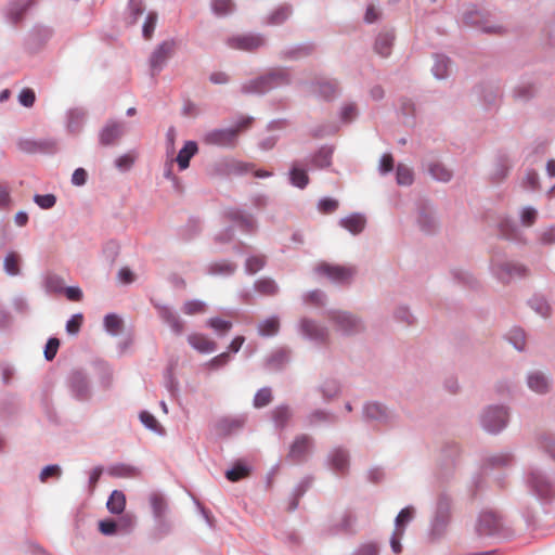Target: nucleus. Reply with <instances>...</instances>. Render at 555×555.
Instances as JSON below:
<instances>
[{
	"label": "nucleus",
	"mask_w": 555,
	"mask_h": 555,
	"mask_svg": "<svg viewBox=\"0 0 555 555\" xmlns=\"http://www.w3.org/2000/svg\"><path fill=\"white\" fill-rule=\"evenodd\" d=\"M28 8L27 0H14L11 2L8 15L13 23H17Z\"/></svg>",
	"instance_id": "nucleus-64"
},
{
	"label": "nucleus",
	"mask_w": 555,
	"mask_h": 555,
	"mask_svg": "<svg viewBox=\"0 0 555 555\" xmlns=\"http://www.w3.org/2000/svg\"><path fill=\"white\" fill-rule=\"evenodd\" d=\"M313 450V438L307 434H299L289 446L287 459L295 464H302L308 461Z\"/></svg>",
	"instance_id": "nucleus-12"
},
{
	"label": "nucleus",
	"mask_w": 555,
	"mask_h": 555,
	"mask_svg": "<svg viewBox=\"0 0 555 555\" xmlns=\"http://www.w3.org/2000/svg\"><path fill=\"white\" fill-rule=\"evenodd\" d=\"M149 501L155 521L162 525L168 511L165 496L159 492H153L150 494Z\"/></svg>",
	"instance_id": "nucleus-37"
},
{
	"label": "nucleus",
	"mask_w": 555,
	"mask_h": 555,
	"mask_svg": "<svg viewBox=\"0 0 555 555\" xmlns=\"http://www.w3.org/2000/svg\"><path fill=\"white\" fill-rule=\"evenodd\" d=\"M414 181V172L411 167L398 164L396 168V182L400 186H410Z\"/></svg>",
	"instance_id": "nucleus-58"
},
{
	"label": "nucleus",
	"mask_w": 555,
	"mask_h": 555,
	"mask_svg": "<svg viewBox=\"0 0 555 555\" xmlns=\"http://www.w3.org/2000/svg\"><path fill=\"white\" fill-rule=\"evenodd\" d=\"M362 416L365 422H374L383 426H392L399 421L395 410L378 401L365 402L362 406Z\"/></svg>",
	"instance_id": "nucleus-8"
},
{
	"label": "nucleus",
	"mask_w": 555,
	"mask_h": 555,
	"mask_svg": "<svg viewBox=\"0 0 555 555\" xmlns=\"http://www.w3.org/2000/svg\"><path fill=\"white\" fill-rule=\"evenodd\" d=\"M423 167L435 181L448 183L453 178V171L439 160H428Z\"/></svg>",
	"instance_id": "nucleus-34"
},
{
	"label": "nucleus",
	"mask_w": 555,
	"mask_h": 555,
	"mask_svg": "<svg viewBox=\"0 0 555 555\" xmlns=\"http://www.w3.org/2000/svg\"><path fill=\"white\" fill-rule=\"evenodd\" d=\"M500 233L506 240L519 245H526L528 242L524 231L511 219L501 221Z\"/></svg>",
	"instance_id": "nucleus-32"
},
{
	"label": "nucleus",
	"mask_w": 555,
	"mask_h": 555,
	"mask_svg": "<svg viewBox=\"0 0 555 555\" xmlns=\"http://www.w3.org/2000/svg\"><path fill=\"white\" fill-rule=\"evenodd\" d=\"M478 99L486 105H494L501 96V88L495 82H482L475 88Z\"/></svg>",
	"instance_id": "nucleus-31"
},
{
	"label": "nucleus",
	"mask_w": 555,
	"mask_h": 555,
	"mask_svg": "<svg viewBox=\"0 0 555 555\" xmlns=\"http://www.w3.org/2000/svg\"><path fill=\"white\" fill-rule=\"evenodd\" d=\"M451 70V60L441 53L434 54V64L431 74L437 80H444L449 77Z\"/></svg>",
	"instance_id": "nucleus-41"
},
{
	"label": "nucleus",
	"mask_w": 555,
	"mask_h": 555,
	"mask_svg": "<svg viewBox=\"0 0 555 555\" xmlns=\"http://www.w3.org/2000/svg\"><path fill=\"white\" fill-rule=\"evenodd\" d=\"M416 223L425 233H431L437 229L436 212L430 204L422 203L418 205Z\"/></svg>",
	"instance_id": "nucleus-26"
},
{
	"label": "nucleus",
	"mask_w": 555,
	"mask_h": 555,
	"mask_svg": "<svg viewBox=\"0 0 555 555\" xmlns=\"http://www.w3.org/2000/svg\"><path fill=\"white\" fill-rule=\"evenodd\" d=\"M509 408L505 404H490L482 409L479 415L481 428L490 434L502 433L509 423Z\"/></svg>",
	"instance_id": "nucleus-6"
},
{
	"label": "nucleus",
	"mask_w": 555,
	"mask_h": 555,
	"mask_svg": "<svg viewBox=\"0 0 555 555\" xmlns=\"http://www.w3.org/2000/svg\"><path fill=\"white\" fill-rule=\"evenodd\" d=\"M309 169L305 160H293L287 172L288 183L296 189L305 190L310 183Z\"/></svg>",
	"instance_id": "nucleus-22"
},
{
	"label": "nucleus",
	"mask_w": 555,
	"mask_h": 555,
	"mask_svg": "<svg viewBox=\"0 0 555 555\" xmlns=\"http://www.w3.org/2000/svg\"><path fill=\"white\" fill-rule=\"evenodd\" d=\"M515 462L516 459L512 451L502 450L485 457L482 470L485 474H490L494 470L508 469L514 466Z\"/></svg>",
	"instance_id": "nucleus-18"
},
{
	"label": "nucleus",
	"mask_w": 555,
	"mask_h": 555,
	"mask_svg": "<svg viewBox=\"0 0 555 555\" xmlns=\"http://www.w3.org/2000/svg\"><path fill=\"white\" fill-rule=\"evenodd\" d=\"M489 271L491 275L502 284H508L514 278H526L529 269L518 262L507 260L500 255H493L489 262Z\"/></svg>",
	"instance_id": "nucleus-4"
},
{
	"label": "nucleus",
	"mask_w": 555,
	"mask_h": 555,
	"mask_svg": "<svg viewBox=\"0 0 555 555\" xmlns=\"http://www.w3.org/2000/svg\"><path fill=\"white\" fill-rule=\"evenodd\" d=\"M524 481L529 491L542 502H550L555 496V478L535 465L525 470Z\"/></svg>",
	"instance_id": "nucleus-3"
},
{
	"label": "nucleus",
	"mask_w": 555,
	"mask_h": 555,
	"mask_svg": "<svg viewBox=\"0 0 555 555\" xmlns=\"http://www.w3.org/2000/svg\"><path fill=\"white\" fill-rule=\"evenodd\" d=\"M280 331V318L278 315H271L257 325L258 335L261 337H273Z\"/></svg>",
	"instance_id": "nucleus-49"
},
{
	"label": "nucleus",
	"mask_w": 555,
	"mask_h": 555,
	"mask_svg": "<svg viewBox=\"0 0 555 555\" xmlns=\"http://www.w3.org/2000/svg\"><path fill=\"white\" fill-rule=\"evenodd\" d=\"M271 421L275 429H285L294 416V410L289 404H279L270 411Z\"/></svg>",
	"instance_id": "nucleus-33"
},
{
	"label": "nucleus",
	"mask_w": 555,
	"mask_h": 555,
	"mask_svg": "<svg viewBox=\"0 0 555 555\" xmlns=\"http://www.w3.org/2000/svg\"><path fill=\"white\" fill-rule=\"evenodd\" d=\"M538 210L533 206H524L519 209L518 217L520 224L526 228L532 227L538 219Z\"/></svg>",
	"instance_id": "nucleus-63"
},
{
	"label": "nucleus",
	"mask_w": 555,
	"mask_h": 555,
	"mask_svg": "<svg viewBox=\"0 0 555 555\" xmlns=\"http://www.w3.org/2000/svg\"><path fill=\"white\" fill-rule=\"evenodd\" d=\"M451 519V499L446 493L439 494L433 518L430 520L429 537L437 540L443 537Z\"/></svg>",
	"instance_id": "nucleus-7"
},
{
	"label": "nucleus",
	"mask_w": 555,
	"mask_h": 555,
	"mask_svg": "<svg viewBox=\"0 0 555 555\" xmlns=\"http://www.w3.org/2000/svg\"><path fill=\"white\" fill-rule=\"evenodd\" d=\"M326 467L336 476H346L350 468V452L346 447L332 448L325 457Z\"/></svg>",
	"instance_id": "nucleus-14"
},
{
	"label": "nucleus",
	"mask_w": 555,
	"mask_h": 555,
	"mask_svg": "<svg viewBox=\"0 0 555 555\" xmlns=\"http://www.w3.org/2000/svg\"><path fill=\"white\" fill-rule=\"evenodd\" d=\"M119 527H127L131 529L133 527V518L130 515H125L120 518L119 522L112 519L101 520L99 522V530L104 535H114Z\"/></svg>",
	"instance_id": "nucleus-40"
},
{
	"label": "nucleus",
	"mask_w": 555,
	"mask_h": 555,
	"mask_svg": "<svg viewBox=\"0 0 555 555\" xmlns=\"http://www.w3.org/2000/svg\"><path fill=\"white\" fill-rule=\"evenodd\" d=\"M513 167L512 160L506 155H501L496 158L493 170L491 172V179L494 182H501L503 181L511 168Z\"/></svg>",
	"instance_id": "nucleus-48"
},
{
	"label": "nucleus",
	"mask_w": 555,
	"mask_h": 555,
	"mask_svg": "<svg viewBox=\"0 0 555 555\" xmlns=\"http://www.w3.org/2000/svg\"><path fill=\"white\" fill-rule=\"evenodd\" d=\"M254 288L264 296H275L280 292L278 283L271 278H261L255 281Z\"/></svg>",
	"instance_id": "nucleus-52"
},
{
	"label": "nucleus",
	"mask_w": 555,
	"mask_h": 555,
	"mask_svg": "<svg viewBox=\"0 0 555 555\" xmlns=\"http://www.w3.org/2000/svg\"><path fill=\"white\" fill-rule=\"evenodd\" d=\"M237 266L228 260L214 261L208 264L207 273L214 276L228 278L234 274Z\"/></svg>",
	"instance_id": "nucleus-46"
},
{
	"label": "nucleus",
	"mask_w": 555,
	"mask_h": 555,
	"mask_svg": "<svg viewBox=\"0 0 555 555\" xmlns=\"http://www.w3.org/2000/svg\"><path fill=\"white\" fill-rule=\"evenodd\" d=\"M475 530L478 537L481 538H499L505 535L502 517L498 513L489 509L482 511L479 514Z\"/></svg>",
	"instance_id": "nucleus-10"
},
{
	"label": "nucleus",
	"mask_w": 555,
	"mask_h": 555,
	"mask_svg": "<svg viewBox=\"0 0 555 555\" xmlns=\"http://www.w3.org/2000/svg\"><path fill=\"white\" fill-rule=\"evenodd\" d=\"M198 152V146L195 141H186L182 149L179 151L176 162L179 170L183 171L189 168L191 158Z\"/></svg>",
	"instance_id": "nucleus-44"
},
{
	"label": "nucleus",
	"mask_w": 555,
	"mask_h": 555,
	"mask_svg": "<svg viewBox=\"0 0 555 555\" xmlns=\"http://www.w3.org/2000/svg\"><path fill=\"white\" fill-rule=\"evenodd\" d=\"M529 307L540 317L546 319L551 315V306L547 300L540 295H534L528 300Z\"/></svg>",
	"instance_id": "nucleus-57"
},
{
	"label": "nucleus",
	"mask_w": 555,
	"mask_h": 555,
	"mask_svg": "<svg viewBox=\"0 0 555 555\" xmlns=\"http://www.w3.org/2000/svg\"><path fill=\"white\" fill-rule=\"evenodd\" d=\"M337 422V416L334 412L327 409H313L304 417V424L308 428H315L319 426H330Z\"/></svg>",
	"instance_id": "nucleus-24"
},
{
	"label": "nucleus",
	"mask_w": 555,
	"mask_h": 555,
	"mask_svg": "<svg viewBox=\"0 0 555 555\" xmlns=\"http://www.w3.org/2000/svg\"><path fill=\"white\" fill-rule=\"evenodd\" d=\"M538 448L555 461V438L547 434H541L537 438Z\"/></svg>",
	"instance_id": "nucleus-62"
},
{
	"label": "nucleus",
	"mask_w": 555,
	"mask_h": 555,
	"mask_svg": "<svg viewBox=\"0 0 555 555\" xmlns=\"http://www.w3.org/2000/svg\"><path fill=\"white\" fill-rule=\"evenodd\" d=\"M525 383L527 388L538 396H546L553 388L552 375L540 369L529 370L525 375Z\"/></svg>",
	"instance_id": "nucleus-13"
},
{
	"label": "nucleus",
	"mask_w": 555,
	"mask_h": 555,
	"mask_svg": "<svg viewBox=\"0 0 555 555\" xmlns=\"http://www.w3.org/2000/svg\"><path fill=\"white\" fill-rule=\"evenodd\" d=\"M153 305L157 309L159 318L170 327L172 333L181 335L184 331V324L177 312L167 305L155 301H153Z\"/></svg>",
	"instance_id": "nucleus-27"
},
{
	"label": "nucleus",
	"mask_w": 555,
	"mask_h": 555,
	"mask_svg": "<svg viewBox=\"0 0 555 555\" xmlns=\"http://www.w3.org/2000/svg\"><path fill=\"white\" fill-rule=\"evenodd\" d=\"M333 331L343 337H354L365 332L364 320L357 313L344 309H327L323 312Z\"/></svg>",
	"instance_id": "nucleus-2"
},
{
	"label": "nucleus",
	"mask_w": 555,
	"mask_h": 555,
	"mask_svg": "<svg viewBox=\"0 0 555 555\" xmlns=\"http://www.w3.org/2000/svg\"><path fill=\"white\" fill-rule=\"evenodd\" d=\"M98 387L103 391H108L114 386V367L104 361H98L93 364Z\"/></svg>",
	"instance_id": "nucleus-28"
},
{
	"label": "nucleus",
	"mask_w": 555,
	"mask_h": 555,
	"mask_svg": "<svg viewBox=\"0 0 555 555\" xmlns=\"http://www.w3.org/2000/svg\"><path fill=\"white\" fill-rule=\"evenodd\" d=\"M227 216L244 233H253L257 229V221L250 214L240 209H232L227 212Z\"/></svg>",
	"instance_id": "nucleus-30"
},
{
	"label": "nucleus",
	"mask_w": 555,
	"mask_h": 555,
	"mask_svg": "<svg viewBox=\"0 0 555 555\" xmlns=\"http://www.w3.org/2000/svg\"><path fill=\"white\" fill-rule=\"evenodd\" d=\"M313 51V47L311 44H297L294 47H289L284 49L281 52V59L297 61L302 57L310 55Z\"/></svg>",
	"instance_id": "nucleus-50"
},
{
	"label": "nucleus",
	"mask_w": 555,
	"mask_h": 555,
	"mask_svg": "<svg viewBox=\"0 0 555 555\" xmlns=\"http://www.w3.org/2000/svg\"><path fill=\"white\" fill-rule=\"evenodd\" d=\"M333 154V146L322 145L315 153L304 160L308 164L310 170H320L331 166Z\"/></svg>",
	"instance_id": "nucleus-29"
},
{
	"label": "nucleus",
	"mask_w": 555,
	"mask_h": 555,
	"mask_svg": "<svg viewBox=\"0 0 555 555\" xmlns=\"http://www.w3.org/2000/svg\"><path fill=\"white\" fill-rule=\"evenodd\" d=\"M21 258L15 251H10L3 259V270L10 276H17L21 274L20 269Z\"/></svg>",
	"instance_id": "nucleus-59"
},
{
	"label": "nucleus",
	"mask_w": 555,
	"mask_h": 555,
	"mask_svg": "<svg viewBox=\"0 0 555 555\" xmlns=\"http://www.w3.org/2000/svg\"><path fill=\"white\" fill-rule=\"evenodd\" d=\"M206 326L211 328L219 337L225 336L233 327V323L219 317L210 318L206 321Z\"/></svg>",
	"instance_id": "nucleus-56"
},
{
	"label": "nucleus",
	"mask_w": 555,
	"mask_h": 555,
	"mask_svg": "<svg viewBox=\"0 0 555 555\" xmlns=\"http://www.w3.org/2000/svg\"><path fill=\"white\" fill-rule=\"evenodd\" d=\"M188 343L201 353H212L217 350V344L203 334H191Z\"/></svg>",
	"instance_id": "nucleus-43"
},
{
	"label": "nucleus",
	"mask_w": 555,
	"mask_h": 555,
	"mask_svg": "<svg viewBox=\"0 0 555 555\" xmlns=\"http://www.w3.org/2000/svg\"><path fill=\"white\" fill-rule=\"evenodd\" d=\"M441 459L446 466H453L461 454V447L457 442L448 441L441 448Z\"/></svg>",
	"instance_id": "nucleus-51"
},
{
	"label": "nucleus",
	"mask_w": 555,
	"mask_h": 555,
	"mask_svg": "<svg viewBox=\"0 0 555 555\" xmlns=\"http://www.w3.org/2000/svg\"><path fill=\"white\" fill-rule=\"evenodd\" d=\"M393 40L395 34L392 30L380 31L375 39V52L383 57L389 56L391 53Z\"/></svg>",
	"instance_id": "nucleus-42"
},
{
	"label": "nucleus",
	"mask_w": 555,
	"mask_h": 555,
	"mask_svg": "<svg viewBox=\"0 0 555 555\" xmlns=\"http://www.w3.org/2000/svg\"><path fill=\"white\" fill-rule=\"evenodd\" d=\"M414 514L415 509L411 505L402 508L395 519V529L405 532V527L412 521Z\"/></svg>",
	"instance_id": "nucleus-60"
},
{
	"label": "nucleus",
	"mask_w": 555,
	"mask_h": 555,
	"mask_svg": "<svg viewBox=\"0 0 555 555\" xmlns=\"http://www.w3.org/2000/svg\"><path fill=\"white\" fill-rule=\"evenodd\" d=\"M540 86L541 81L538 75H522L513 89V96L517 101L529 102L538 94Z\"/></svg>",
	"instance_id": "nucleus-16"
},
{
	"label": "nucleus",
	"mask_w": 555,
	"mask_h": 555,
	"mask_svg": "<svg viewBox=\"0 0 555 555\" xmlns=\"http://www.w3.org/2000/svg\"><path fill=\"white\" fill-rule=\"evenodd\" d=\"M210 10L217 17H225L235 10L233 0H210Z\"/></svg>",
	"instance_id": "nucleus-55"
},
{
	"label": "nucleus",
	"mask_w": 555,
	"mask_h": 555,
	"mask_svg": "<svg viewBox=\"0 0 555 555\" xmlns=\"http://www.w3.org/2000/svg\"><path fill=\"white\" fill-rule=\"evenodd\" d=\"M292 74L286 67H275L261 76L249 79L241 85V92L247 95H263L271 90L289 86Z\"/></svg>",
	"instance_id": "nucleus-1"
},
{
	"label": "nucleus",
	"mask_w": 555,
	"mask_h": 555,
	"mask_svg": "<svg viewBox=\"0 0 555 555\" xmlns=\"http://www.w3.org/2000/svg\"><path fill=\"white\" fill-rule=\"evenodd\" d=\"M106 473L114 478H135L141 470L139 467L127 463H113L106 468Z\"/></svg>",
	"instance_id": "nucleus-38"
},
{
	"label": "nucleus",
	"mask_w": 555,
	"mask_h": 555,
	"mask_svg": "<svg viewBox=\"0 0 555 555\" xmlns=\"http://www.w3.org/2000/svg\"><path fill=\"white\" fill-rule=\"evenodd\" d=\"M124 124L108 120L99 132V142L103 146L114 145L124 134Z\"/></svg>",
	"instance_id": "nucleus-25"
},
{
	"label": "nucleus",
	"mask_w": 555,
	"mask_h": 555,
	"mask_svg": "<svg viewBox=\"0 0 555 555\" xmlns=\"http://www.w3.org/2000/svg\"><path fill=\"white\" fill-rule=\"evenodd\" d=\"M309 89L313 95L331 101L339 93V82L336 79H319L311 82Z\"/></svg>",
	"instance_id": "nucleus-23"
},
{
	"label": "nucleus",
	"mask_w": 555,
	"mask_h": 555,
	"mask_svg": "<svg viewBox=\"0 0 555 555\" xmlns=\"http://www.w3.org/2000/svg\"><path fill=\"white\" fill-rule=\"evenodd\" d=\"M297 332L302 338L321 346L327 345L331 338V332L327 326L308 317L299 319Z\"/></svg>",
	"instance_id": "nucleus-9"
},
{
	"label": "nucleus",
	"mask_w": 555,
	"mask_h": 555,
	"mask_svg": "<svg viewBox=\"0 0 555 555\" xmlns=\"http://www.w3.org/2000/svg\"><path fill=\"white\" fill-rule=\"evenodd\" d=\"M203 142L206 145L217 146L221 149H233L237 143V129L215 128L208 130L203 135Z\"/></svg>",
	"instance_id": "nucleus-15"
},
{
	"label": "nucleus",
	"mask_w": 555,
	"mask_h": 555,
	"mask_svg": "<svg viewBox=\"0 0 555 555\" xmlns=\"http://www.w3.org/2000/svg\"><path fill=\"white\" fill-rule=\"evenodd\" d=\"M507 340L513 345L517 351H524L526 348V333L520 327L509 330L506 335Z\"/></svg>",
	"instance_id": "nucleus-61"
},
{
	"label": "nucleus",
	"mask_w": 555,
	"mask_h": 555,
	"mask_svg": "<svg viewBox=\"0 0 555 555\" xmlns=\"http://www.w3.org/2000/svg\"><path fill=\"white\" fill-rule=\"evenodd\" d=\"M291 351L286 348H278L273 350L266 359V369L269 371H280L289 361Z\"/></svg>",
	"instance_id": "nucleus-36"
},
{
	"label": "nucleus",
	"mask_w": 555,
	"mask_h": 555,
	"mask_svg": "<svg viewBox=\"0 0 555 555\" xmlns=\"http://www.w3.org/2000/svg\"><path fill=\"white\" fill-rule=\"evenodd\" d=\"M314 391L322 397L324 402H331L340 395L341 387L338 379L328 377L323 379L314 388Z\"/></svg>",
	"instance_id": "nucleus-35"
},
{
	"label": "nucleus",
	"mask_w": 555,
	"mask_h": 555,
	"mask_svg": "<svg viewBox=\"0 0 555 555\" xmlns=\"http://www.w3.org/2000/svg\"><path fill=\"white\" fill-rule=\"evenodd\" d=\"M463 22L472 27L479 29L485 34L503 35L506 28L500 23L494 22L491 15L478 8L476 4H468L462 12Z\"/></svg>",
	"instance_id": "nucleus-5"
},
{
	"label": "nucleus",
	"mask_w": 555,
	"mask_h": 555,
	"mask_svg": "<svg viewBox=\"0 0 555 555\" xmlns=\"http://www.w3.org/2000/svg\"><path fill=\"white\" fill-rule=\"evenodd\" d=\"M175 46L173 40H165L154 49L150 56V68L153 76L163 70L173 54Z\"/></svg>",
	"instance_id": "nucleus-19"
},
{
	"label": "nucleus",
	"mask_w": 555,
	"mask_h": 555,
	"mask_svg": "<svg viewBox=\"0 0 555 555\" xmlns=\"http://www.w3.org/2000/svg\"><path fill=\"white\" fill-rule=\"evenodd\" d=\"M450 274L454 282L467 287H475L477 285L476 278L466 269L455 267L452 268Z\"/></svg>",
	"instance_id": "nucleus-54"
},
{
	"label": "nucleus",
	"mask_w": 555,
	"mask_h": 555,
	"mask_svg": "<svg viewBox=\"0 0 555 555\" xmlns=\"http://www.w3.org/2000/svg\"><path fill=\"white\" fill-rule=\"evenodd\" d=\"M292 14V7L288 4H282L268 14L264 23L270 26H279L284 24Z\"/></svg>",
	"instance_id": "nucleus-47"
},
{
	"label": "nucleus",
	"mask_w": 555,
	"mask_h": 555,
	"mask_svg": "<svg viewBox=\"0 0 555 555\" xmlns=\"http://www.w3.org/2000/svg\"><path fill=\"white\" fill-rule=\"evenodd\" d=\"M247 422L245 414L234 416H222L214 424L215 433L220 437H228L240 433Z\"/></svg>",
	"instance_id": "nucleus-20"
},
{
	"label": "nucleus",
	"mask_w": 555,
	"mask_h": 555,
	"mask_svg": "<svg viewBox=\"0 0 555 555\" xmlns=\"http://www.w3.org/2000/svg\"><path fill=\"white\" fill-rule=\"evenodd\" d=\"M227 44L236 50L256 51L267 46V38L261 34H243L229 37Z\"/></svg>",
	"instance_id": "nucleus-17"
},
{
	"label": "nucleus",
	"mask_w": 555,
	"mask_h": 555,
	"mask_svg": "<svg viewBox=\"0 0 555 555\" xmlns=\"http://www.w3.org/2000/svg\"><path fill=\"white\" fill-rule=\"evenodd\" d=\"M106 507L112 514H121L126 507V495L124 492L114 490L106 502Z\"/></svg>",
	"instance_id": "nucleus-53"
},
{
	"label": "nucleus",
	"mask_w": 555,
	"mask_h": 555,
	"mask_svg": "<svg viewBox=\"0 0 555 555\" xmlns=\"http://www.w3.org/2000/svg\"><path fill=\"white\" fill-rule=\"evenodd\" d=\"M366 219L360 212H353L339 220V225L353 235L360 234L365 228Z\"/></svg>",
	"instance_id": "nucleus-39"
},
{
	"label": "nucleus",
	"mask_w": 555,
	"mask_h": 555,
	"mask_svg": "<svg viewBox=\"0 0 555 555\" xmlns=\"http://www.w3.org/2000/svg\"><path fill=\"white\" fill-rule=\"evenodd\" d=\"M87 112L81 107H75L67 112V130L70 133H78L82 129Z\"/></svg>",
	"instance_id": "nucleus-45"
},
{
	"label": "nucleus",
	"mask_w": 555,
	"mask_h": 555,
	"mask_svg": "<svg viewBox=\"0 0 555 555\" xmlns=\"http://www.w3.org/2000/svg\"><path fill=\"white\" fill-rule=\"evenodd\" d=\"M67 387L70 396L80 402H87L92 397L90 379L81 370H74L67 376Z\"/></svg>",
	"instance_id": "nucleus-11"
},
{
	"label": "nucleus",
	"mask_w": 555,
	"mask_h": 555,
	"mask_svg": "<svg viewBox=\"0 0 555 555\" xmlns=\"http://www.w3.org/2000/svg\"><path fill=\"white\" fill-rule=\"evenodd\" d=\"M314 271L317 274L323 275L337 284L347 283L353 276L351 268L330 263H321L314 268Z\"/></svg>",
	"instance_id": "nucleus-21"
}]
</instances>
